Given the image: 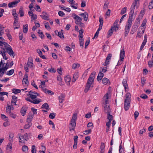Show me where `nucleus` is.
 <instances>
[{"label":"nucleus","mask_w":153,"mask_h":153,"mask_svg":"<svg viewBox=\"0 0 153 153\" xmlns=\"http://www.w3.org/2000/svg\"><path fill=\"white\" fill-rule=\"evenodd\" d=\"M139 6V0H134V2L131 6L130 11L129 12V18L126 25L125 29V36H126L130 30V28L132 25V22L134 18L133 17L134 15H136L137 11H136Z\"/></svg>","instance_id":"f257e3e1"},{"label":"nucleus","mask_w":153,"mask_h":153,"mask_svg":"<svg viewBox=\"0 0 153 153\" xmlns=\"http://www.w3.org/2000/svg\"><path fill=\"white\" fill-rule=\"evenodd\" d=\"M27 95L31 99L28 98H25L26 100L33 103L38 104L41 101V99H36L37 96L38 95V94L36 92L31 91L29 92Z\"/></svg>","instance_id":"f03ea898"},{"label":"nucleus","mask_w":153,"mask_h":153,"mask_svg":"<svg viewBox=\"0 0 153 153\" xmlns=\"http://www.w3.org/2000/svg\"><path fill=\"white\" fill-rule=\"evenodd\" d=\"M95 72H93L88 78L84 89L85 92H87L90 90V88L93 87L94 79L95 78Z\"/></svg>","instance_id":"7ed1b4c3"},{"label":"nucleus","mask_w":153,"mask_h":153,"mask_svg":"<svg viewBox=\"0 0 153 153\" xmlns=\"http://www.w3.org/2000/svg\"><path fill=\"white\" fill-rule=\"evenodd\" d=\"M125 56V51L124 48L121 50L120 53V59L118 61L117 64L116 65V68L119 65H120L123 63Z\"/></svg>","instance_id":"20e7f679"},{"label":"nucleus","mask_w":153,"mask_h":153,"mask_svg":"<svg viewBox=\"0 0 153 153\" xmlns=\"http://www.w3.org/2000/svg\"><path fill=\"white\" fill-rule=\"evenodd\" d=\"M3 44L4 45V46L7 52L10 56H13V57H14L15 55L13 51L12 50L11 47L7 43L5 44L4 43Z\"/></svg>","instance_id":"39448f33"},{"label":"nucleus","mask_w":153,"mask_h":153,"mask_svg":"<svg viewBox=\"0 0 153 153\" xmlns=\"http://www.w3.org/2000/svg\"><path fill=\"white\" fill-rule=\"evenodd\" d=\"M19 143H25L26 141L28 140V134L27 133L25 134L24 135L20 134L19 136Z\"/></svg>","instance_id":"423d86ee"},{"label":"nucleus","mask_w":153,"mask_h":153,"mask_svg":"<svg viewBox=\"0 0 153 153\" xmlns=\"http://www.w3.org/2000/svg\"><path fill=\"white\" fill-rule=\"evenodd\" d=\"M109 95V94L108 93H107L104 96L102 101V103L104 105H107L108 104Z\"/></svg>","instance_id":"0eeeda50"},{"label":"nucleus","mask_w":153,"mask_h":153,"mask_svg":"<svg viewBox=\"0 0 153 153\" xmlns=\"http://www.w3.org/2000/svg\"><path fill=\"white\" fill-rule=\"evenodd\" d=\"M73 16H74V19L76 21V22H79L81 26H84V24L81 22L82 21L81 18L74 13L73 14Z\"/></svg>","instance_id":"6e6552de"},{"label":"nucleus","mask_w":153,"mask_h":153,"mask_svg":"<svg viewBox=\"0 0 153 153\" xmlns=\"http://www.w3.org/2000/svg\"><path fill=\"white\" fill-rule=\"evenodd\" d=\"M111 56L112 54L111 53H109L108 54V56L106 59L105 62L103 64V65L107 66L109 64V61L111 60Z\"/></svg>","instance_id":"1a4fd4ad"},{"label":"nucleus","mask_w":153,"mask_h":153,"mask_svg":"<svg viewBox=\"0 0 153 153\" xmlns=\"http://www.w3.org/2000/svg\"><path fill=\"white\" fill-rule=\"evenodd\" d=\"M22 84L24 85H28L29 83L28 79V76L27 74H25L24 77L22 81Z\"/></svg>","instance_id":"9d476101"},{"label":"nucleus","mask_w":153,"mask_h":153,"mask_svg":"<svg viewBox=\"0 0 153 153\" xmlns=\"http://www.w3.org/2000/svg\"><path fill=\"white\" fill-rule=\"evenodd\" d=\"M29 16L31 17V21H33V20L36 19L37 18V16L35 14H33L32 11H30L28 12Z\"/></svg>","instance_id":"9b49d317"},{"label":"nucleus","mask_w":153,"mask_h":153,"mask_svg":"<svg viewBox=\"0 0 153 153\" xmlns=\"http://www.w3.org/2000/svg\"><path fill=\"white\" fill-rule=\"evenodd\" d=\"M130 101L125 100L124 108L126 111L128 110L130 106Z\"/></svg>","instance_id":"f8f14e48"},{"label":"nucleus","mask_w":153,"mask_h":153,"mask_svg":"<svg viewBox=\"0 0 153 153\" xmlns=\"http://www.w3.org/2000/svg\"><path fill=\"white\" fill-rule=\"evenodd\" d=\"M21 0H15L14 1L9 3L8 4V6L9 7H13L15 6Z\"/></svg>","instance_id":"ddd939ff"},{"label":"nucleus","mask_w":153,"mask_h":153,"mask_svg":"<svg viewBox=\"0 0 153 153\" xmlns=\"http://www.w3.org/2000/svg\"><path fill=\"white\" fill-rule=\"evenodd\" d=\"M42 15H40V16L42 19L47 20H49V18L48 15L46 12L43 11L42 12Z\"/></svg>","instance_id":"4468645a"},{"label":"nucleus","mask_w":153,"mask_h":153,"mask_svg":"<svg viewBox=\"0 0 153 153\" xmlns=\"http://www.w3.org/2000/svg\"><path fill=\"white\" fill-rule=\"evenodd\" d=\"M103 106L104 108L105 112L107 113V114H111V111L110 106L107 105H103Z\"/></svg>","instance_id":"2eb2a0df"},{"label":"nucleus","mask_w":153,"mask_h":153,"mask_svg":"<svg viewBox=\"0 0 153 153\" xmlns=\"http://www.w3.org/2000/svg\"><path fill=\"white\" fill-rule=\"evenodd\" d=\"M79 15L83 17L85 21H87L88 16V14L87 13L85 12L84 13H80L79 14Z\"/></svg>","instance_id":"dca6fc26"},{"label":"nucleus","mask_w":153,"mask_h":153,"mask_svg":"<svg viewBox=\"0 0 153 153\" xmlns=\"http://www.w3.org/2000/svg\"><path fill=\"white\" fill-rule=\"evenodd\" d=\"M141 30L142 31L139 30V29L138 30L137 36V37H138L139 38H141L143 36L145 30L144 28H141Z\"/></svg>","instance_id":"f3484780"},{"label":"nucleus","mask_w":153,"mask_h":153,"mask_svg":"<svg viewBox=\"0 0 153 153\" xmlns=\"http://www.w3.org/2000/svg\"><path fill=\"white\" fill-rule=\"evenodd\" d=\"M70 124L71 126L72 127L70 128V131H71L74 130L76 126V121L71 120Z\"/></svg>","instance_id":"a211bd4d"},{"label":"nucleus","mask_w":153,"mask_h":153,"mask_svg":"<svg viewBox=\"0 0 153 153\" xmlns=\"http://www.w3.org/2000/svg\"><path fill=\"white\" fill-rule=\"evenodd\" d=\"M27 65L28 67H29L30 68L33 67V60L31 58H28Z\"/></svg>","instance_id":"6ab92c4d"},{"label":"nucleus","mask_w":153,"mask_h":153,"mask_svg":"<svg viewBox=\"0 0 153 153\" xmlns=\"http://www.w3.org/2000/svg\"><path fill=\"white\" fill-rule=\"evenodd\" d=\"M123 85L124 87L125 90L126 91V89H128V85L127 83V81L126 79H124L123 80Z\"/></svg>","instance_id":"aec40b11"},{"label":"nucleus","mask_w":153,"mask_h":153,"mask_svg":"<svg viewBox=\"0 0 153 153\" xmlns=\"http://www.w3.org/2000/svg\"><path fill=\"white\" fill-rule=\"evenodd\" d=\"M27 110V108L25 106L23 107L22 108H21V112L22 115L23 116H24L25 115Z\"/></svg>","instance_id":"412c9836"},{"label":"nucleus","mask_w":153,"mask_h":153,"mask_svg":"<svg viewBox=\"0 0 153 153\" xmlns=\"http://www.w3.org/2000/svg\"><path fill=\"white\" fill-rule=\"evenodd\" d=\"M65 97V95L62 94L59 96V100L60 103H62L64 100Z\"/></svg>","instance_id":"4be33fe9"},{"label":"nucleus","mask_w":153,"mask_h":153,"mask_svg":"<svg viewBox=\"0 0 153 153\" xmlns=\"http://www.w3.org/2000/svg\"><path fill=\"white\" fill-rule=\"evenodd\" d=\"M79 77L78 72L75 73L73 75L72 81L73 82H75Z\"/></svg>","instance_id":"5701e85b"},{"label":"nucleus","mask_w":153,"mask_h":153,"mask_svg":"<svg viewBox=\"0 0 153 153\" xmlns=\"http://www.w3.org/2000/svg\"><path fill=\"white\" fill-rule=\"evenodd\" d=\"M71 80V78L69 75H68L65 77V80L66 82L67 83L68 85L70 84V82Z\"/></svg>","instance_id":"b1692460"},{"label":"nucleus","mask_w":153,"mask_h":153,"mask_svg":"<svg viewBox=\"0 0 153 153\" xmlns=\"http://www.w3.org/2000/svg\"><path fill=\"white\" fill-rule=\"evenodd\" d=\"M36 51L39 54V56L40 57H41L42 59H46V58L45 57V56L43 55H42V52L39 49H37L36 50Z\"/></svg>","instance_id":"393cba45"},{"label":"nucleus","mask_w":153,"mask_h":153,"mask_svg":"<svg viewBox=\"0 0 153 153\" xmlns=\"http://www.w3.org/2000/svg\"><path fill=\"white\" fill-rule=\"evenodd\" d=\"M12 98L11 103L12 104L16 105V102L17 101V97L15 96H13Z\"/></svg>","instance_id":"a878e982"},{"label":"nucleus","mask_w":153,"mask_h":153,"mask_svg":"<svg viewBox=\"0 0 153 153\" xmlns=\"http://www.w3.org/2000/svg\"><path fill=\"white\" fill-rule=\"evenodd\" d=\"M33 117V114L29 113L27 118V122H31V121L32 120Z\"/></svg>","instance_id":"bb28decb"},{"label":"nucleus","mask_w":153,"mask_h":153,"mask_svg":"<svg viewBox=\"0 0 153 153\" xmlns=\"http://www.w3.org/2000/svg\"><path fill=\"white\" fill-rule=\"evenodd\" d=\"M147 22V19H145L143 20L142 24L141 25V27H143L142 28H144L145 30L146 27V23Z\"/></svg>","instance_id":"cd10ccee"},{"label":"nucleus","mask_w":153,"mask_h":153,"mask_svg":"<svg viewBox=\"0 0 153 153\" xmlns=\"http://www.w3.org/2000/svg\"><path fill=\"white\" fill-rule=\"evenodd\" d=\"M104 76L103 74L101 72V71H100L98 74L97 78V79L98 81L100 80Z\"/></svg>","instance_id":"c85d7f7f"},{"label":"nucleus","mask_w":153,"mask_h":153,"mask_svg":"<svg viewBox=\"0 0 153 153\" xmlns=\"http://www.w3.org/2000/svg\"><path fill=\"white\" fill-rule=\"evenodd\" d=\"M102 82L104 85H109L110 84V81L107 78H104L102 80Z\"/></svg>","instance_id":"c756f323"},{"label":"nucleus","mask_w":153,"mask_h":153,"mask_svg":"<svg viewBox=\"0 0 153 153\" xmlns=\"http://www.w3.org/2000/svg\"><path fill=\"white\" fill-rule=\"evenodd\" d=\"M138 26L137 25H134L132 27L131 33L133 34L137 30Z\"/></svg>","instance_id":"7c9ffc66"},{"label":"nucleus","mask_w":153,"mask_h":153,"mask_svg":"<svg viewBox=\"0 0 153 153\" xmlns=\"http://www.w3.org/2000/svg\"><path fill=\"white\" fill-rule=\"evenodd\" d=\"M131 95L129 93H127L126 95V99L125 100L131 101Z\"/></svg>","instance_id":"2f4dec72"},{"label":"nucleus","mask_w":153,"mask_h":153,"mask_svg":"<svg viewBox=\"0 0 153 153\" xmlns=\"http://www.w3.org/2000/svg\"><path fill=\"white\" fill-rule=\"evenodd\" d=\"M28 29V25L26 24L23 25V31L24 33H26L27 32Z\"/></svg>","instance_id":"473e14b6"},{"label":"nucleus","mask_w":153,"mask_h":153,"mask_svg":"<svg viewBox=\"0 0 153 153\" xmlns=\"http://www.w3.org/2000/svg\"><path fill=\"white\" fill-rule=\"evenodd\" d=\"M14 137V134L13 133H10L9 134V142L12 143L13 141V138Z\"/></svg>","instance_id":"72a5a7b5"},{"label":"nucleus","mask_w":153,"mask_h":153,"mask_svg":"<svg viewBox=\"0 0 153 153\" xmlns=\"http://www.w3.org/2000/svg\"><path fill=\"white\" fill-rule=\"evenodd\" d=\"M42 108L46 109L47 110H49V108L48 104L46 103L44 104L42 106Z\"/></svg>","instance_id":"f704fd0d"},{"label":"nucleus","mask_w":153,"mask_h":153,"mask_svg":"<svg viewBox=\"0 0 153 153\" xmlns=\"http://www.w3.org/2000/svg\"><path fill=\"white\" fill-rule=\"evenodd\" d=\"M28 123L26 124L24 127V128L25 129H27L29 128L32 126V123L31 122H27Z\"/></svg>","instance_id":"c9c22d12"},{"label":"nucleus","mask_w":153,"mask_h":153,"mask_svg":"<svg viewBox=\"0 0 153 153\" xmlns=\"http://www.w3.org/2000/svg\"><path fill=\"white\" fill-rule=\"evenodd\" d=\"M12 90L13 93L16 94L20 93L21 91L20 90L16 88L12 89Z\"/></svg>","instance_id":"e433bc0d"},{"label":"nucleus","mask_w":153,"mask_h":153,"mask_svg":"<svg viewBox=\"0 0 153 153\" xmlns=\"http://www.w3.org/2000/svg\"><path fill=\"white\" fill-rule=\"evenodd\" d=\"M14 72V69H11L9 71H7L6 73V74L7 75L10 76L13 74Z\"/></svg>","instance_id":"4c0bfd02"},{"label":"nucleus","mask_w":153,"mask_h":153,"mask_svg":"<svg viewBox=\"0 0 153 153\" xmlns=\"http://www.w3.org/2000/svg\"><path fill=\"white\" fill-rule=\"evenodd\" d=\"M111 29L113 30V31H116L118 29V27L117 25H114L112 26Z\"/></svg>","instance_id":"58836bf2"},{"label":"nucleus","mask_w":153,"mask_h":153,"mask_svg":"<svg viewBox=\"0 0 153 153\" xmlns=\"http://www.w3.org/2000/svg\"><path fill=\"white\" fill-rule=\"evenodd\" d=\"M44 23L45 26V27L46 29L48 30L51 29V28L49 25V23L48 22H44Z\"/></svg>","instance_id":"ea45409f"},{"label":"nucleus","mask_w":153,"mask_h":153,"mask_svg":"<svg viewBox=\"0 0 153 153\" xmlns=\"http://www.w3.org/2000/svg\"><path fill=\"white\" fill-rule=\"evenodd\" d=\"M79 44L82 48H83L84 40L83 39H79Z\"/></svg>","instance_id":"a19ab883"},{"label":"nucleus","mask_w":153,"mask_h":153,"mask_svg":"<svg viewBox=\"0 0 153 153\" xmlns=\"http://www.w3.org/2000/svg\"><path fill=\"white\" fill-rule=\"evenodd\" d=\"M22 150L25 152L26 153L28 152V147L27 146H23L22 148Z\"/></svg>","instance_id":"79ce46f5"},{"label":"nucleus","mask_w":153,"mask_h":153,"mask_svg":"<svg viewBox=\"0 0 153 153\" xmlns=\"http://www.w3.org/2000/svg\"><path fill=\"white\" fill-rule=\"evenodd\" d=\"M19 13L21 17L23 16H24V11L22 7H20L19 9Z\"/></svg>","instance_id":"37998d69"},{"label":"nucleus","mask_w":153,"mask_h":153,"mask_svg":"<svg viewBox=\"0 0 153 153\" xmlns=\"http://www.w3.org/2000/svg\"><path fill=\"white\" fill-rule=\"evenodd\" d=\"M105 147L104 143H101L100 149H101L100 151L104 152V148Z\"/></svg>","instance_id":"c03bdc74"},{"label":"nucleus","mask_w":153,"mask_h":153,"mask_svg":"<svg viewBox=\"0 0 153 153\" xmlns=\"http://www.w3.org/2000/svg\"><path fill=\"white\" fill-rule=\"evenodd\" d=\"M77 118V114L76 113H75L73 114L72 118L71 120V121H76Z\"/></svg>","instance_id":"a18cd8bd"},{"label":"nucleus","mask_w":153,"mask_h":153,"mask_svg":"<svg viewBox=\"0 0 153 153\" xmlns=\"http://www.w3.org/2000/svg\"><path fill=\"white\" fill-rule=\"evenodd\" d=\"M36 146L35 145H33L31 147V152L32 153H36Z\"/></svg>","instance_id":"49530a36"},{"label":"nucleus","mask_w":153,"mask_h":153,"mask_svg":"<svg viewBox=\"0 0 153 153\" xmlns=\"http://www.w3.org/2000/svg\"><path fill=\"white\" fill-rule=\"evenodd\" d=\"M109 3L108 0H106L105 1V4L103 6V8L106 9L108 7Z\"/></svg>","instance_id":"de8ad7c7"},{"label":"nucleus","mask_w":153,"mask_h":153,"mask_svg":"<svg viewBox=\"0 0 153 153\" xmlns=\"http://www.w3.org/2000/svg\"><path fill=\"white\" fill-rule=\"evenodd\" d=\"M140 23V19L139 18H138L136 19L134 25H137L138 27Z\"/></svg>","instance_id":"09e8293b"},{"label":"nucleus","mask_w":153,"mask_h":153,"mask_svg":"<svg viewBox=\"0 0 153 153\" xmlns=\"http://www.w3.org/2000/svg\"><path fill=\"white\" fill-rule=\"evenodd\" d=\"M12 143L9 142V143L7 145V149H9L10 151H11L12 149Z\"/></svg>","instance_id":"8fccbe9b"},{"label":"nucleus","mask_w":153,"mask_h":153,"mask_svg":"<svg viewBox=\"0 0 153 153\" xmlns=\"http://www.w3.org/2000/svg\"><path fill=\"white\" fill-rule=\"evenodd\" d=\"M127 10V7H125L124 8H123L121 10L120 14L121 15H123L126 13V12Z\"/></svg>","instance_id":"3c124183"},{"label":"nucleus","mask_w":153,"mask_h":153,"mask_svg":"<svg viewBox=\"0 0 153 153\" xmlns=\"http://www.w3.org/2000/svg\"><path fill=\"white\" fill-rule=\"evenodd\" d=\"M111 114H107V119L109 120V121H110L111 122V121L113 118V116L112 115H111Z\"/></svg>","instance_id":"603ef678"},{"label":"nucleus","mask_w":153,"mask_h":153,"mask_svg":"<svg viewBox=\"0 0 153 153\" xmlns=\"http://www.w3.org/2000/svg\"><path fill=\"white\" fill-rule=\"evenodd\" d=\"M55 116H56L55 113H51L49 114V117L51 119H53L55 118Z\"/></svg>","instance_id":"864d4df0"},{"label":"nucleus","mask_w":153,"mask_h":153,"mask_svg":"<svg viewBox=\"0 0 153 153\" xmlns=\"http://www.w3.org/2000/svg\"><path fill=\"white\" fill-rule=\"evenodd\" d=\"M79 67V65L78 64H74L72 66V68L73 69H75Z\"/></svg>","instance_id":"5fc2aeb1"},{"label":"nucleus","mask_w":153,"mask_h":153,"mask_svg":"<svg viewBox=\"0 0 153 153\" xmlns=\"http://www.w3.org/2000/svg\"><path fill=\"white\" fill-rule=\"evenodd\" d=\"M14 18V23H18L19 20V18L18 17V15L13 16Z\"/></svg>","instance_id":"6e6d98bb"},{"label":"nucleus","mask_w":153,"mask_h":153,"mask_svg":"<svg viewBox=\"0 0 153 153\" xmlns=\"http://www.w3.org/2000/svg\"><path fill=\"white\" fill-rule=\"evenodd\" d=\"M48 70L51 73H54L56 71L54 68H51L48 69Z\"/></svg>","instance_id":"4d7b16f0"},{"label":"nucleus","mask_w":153,"mask_h":153,"mask_svg":"<svg viewBox=\"0 0 153 153\" xmlns=\"http://www.w3.org/2000/svg\"><path fill=\"white\" fill-rule=\"evenodd\" d=\"M71 6L75 9H77L78 8V4L74 3V4H71Z\"/></svg>","instance_id":"13d9d810"},{"label":"nucleus","mask_w":153,"mask_h":153,"mask_svg":"<svg viewBox=\"0 0 153 153\" xmlns=\"http://www.w3.org/2000/svg\"><path fill=\"white\" fill-rule=\"evenodd\" d=\"M17 23H14V22L13 25L14 29H18L19 27V25H18V24H17Z\"/></svg>","instance_id":"bf43d9fd"},{"label":"nucleus","mask_w":153,"mask_h":153,"mask_svg":"<svg viewBox=\"0 0 153 153\" xmlns=\"http://www.w3.org/2000/svg\"><path fill=\"white\" fill-rule=\"evenodd\" d=\"M57 35L61 39H64V38L63 33L61 32H59Z\"/></svg>","instance_id":"052dcab7"},{"label":"nucleus","mask_w":153,"mask_h":153,"mask_svg":"<svg viewBox=\"0 0 153 153\" xmlns=\"http://www.w3.org/2000/svg\"><path fill=\"white\" fill-rule=\"evenodd\" d=\"M5 121H6L3 123L4 126L5 127H6L9 126L10 125V123L8 121V120H5Z\"/></svg>","instance_id":"680f3d73"},{"label":"nucleus","mask_w":153,"mask_h":153,"mask_svg":"<svg viewBox=\"0 0 153 153\" xmlns=\"http://www.w3.org/2000/svg\"><path fill=\"white\" fill-rule=\"evenodd\" d=\"M99 21L100 22V25L102 26L103 23V18L100 17Z\"/></svg>","instance_id":"e2e57ef3"},{"label":"nucleus","mask_w":153,"mask_h":153,"mask_svg":"<svg viewBox=\"0 0 153 153\" xmlns=\"http://www.w3.org/2000/svg\"><path fill=\"white\" fill-rule=\"evenodd\" d=\"M57 80L59 83H60L62 82V79L60 76L58 75L57 76Z\"/></svg>","instance_id":"0e129e2a"},{"label":"nucleus","mask_w":153,"mask_h":153,"mask_svg":"<svg viewBox=\"0 0 153 153\" xmlns=\"http://www.w3.org/2000/svg\"><path fill=\"white\" fill-rule=\"evenodd\" d=\"M139 113L137 111H135L134 114V115L135 119L136 120L139 115Z\"/></svg>","instance_id":"69168bd1"},{"label":"nucleus","mask_w":153,"mask_h":153,"mask_svg":"<svg viewBox=\"0 0 153 153\" xmlns=\"http://www.w3.org/2000/svg\"><path fill=\"white\" fill-rule=\"evenodd\" d=\"M148 63L149 66L150 67H152L153 65V61L151 60L149 61Z\"/></svg>","instance_id":"338daca9"},{"label":"nucleus","mask_w":153,"mask_h":153,"mask_svg":"<svg viewBox=\"0 0 153 153\" xmlns=\"http://www.w3.org/2000/svg\"><path fill=\"white\" fill-rule=\"evenodd\" d=\"M149 8L150 9H152L153 8V2H151L149 3Z\"/></svg>","instance_id":"774afa93"}]
</instances>
